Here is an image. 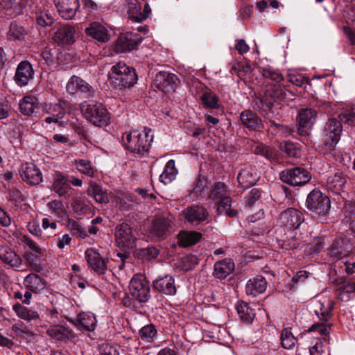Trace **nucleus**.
Returning <instances> with one entry per match:
<instances>
[{
	"mask_svg": "<svg viewBox=\"0 0 355 355\" xmlns=\"http://www.w3.org/2000/svg\"><path fill=\"white\" fill-rule=\"evenodd\" d=\"M150 129L142 128L125 132L122 136V141L125 147L131 153L144 155L149 150L153 136L150 135Z\"/></svg>",
	"mask_w": 355,
	"mask_h": 355,
	"instance_id": "nucleus-1",
	"label": "nucleus"
},
{
	"mask_svg": "<svg viewBox=\"0 0 355 355\" xmlns=\"http://www.w3.org/2000/svg\"><path fill=\"white\" fill-rule=\"evenodd\" d=\"M109 78L113 87L123 89L132 87L137 80V76L133 68L123 62H119L112 67Z\"/></svg>",
	"mask_w": 355,
	"mask_h": 355,
	"instance_id": "nucleus-2",
	"label": "nucleus"
},
{
	"mask_svg": "<svg viewBox=\"0 0 355 355\" xmlns=\"http://www.w3.org/2000/svg\"><path fill=\"white\" fill-rule=\"evenodd\" d=\"M209 198L217 206V211L230 217H236L238 211L232 207L230 193L227 186L221 182H216L210 191Z\"/></svg>",
	"mask_w": 355,
	"mask_h": 355,
	"instance_id": "nucleus-3",
	"label": "nucleus"
},
{
	"mask_svg": "<svg viewBox=\"0 0 355 355\" xmlns=\"http://www.w3.org/2000/svg\"><path fill=\"white\" fill-rule=\"evenodd\" d=\"M81 110L85 119L95 126L104 127L110 123V113L101 103L84 102Z\"/></svg>",
	"mask_w": 355,
	"mask_h": 355,
	"instance_id": "nucleus-4",
	"label": "nucleus"
},
{
	"mask_svg": "<svg viewBox=\"0 0 355 355\" xmlns=\"http://www.w3.org/2000/svg\"><path fill=\"white\" fill-rule=\"evenodd\" d=\"M305 205L313 215L325 216L330 210L331 201L325 193L320 189H314L308 194Z\"/></svg>",
	"mask_w": 355,
	"mask_h": 355,
	"instance_id": "nucleus-5",
	"label": "nucleus"
},
{
	"mask_svg": "<svg viewBox=\"0 0 355 355\" xmlns=\"http://www.w3.org/2000/svg\"><path fill=\"white\" fill-rule=\"evenodd\" d=\"M279 176L283 182L293 187L306 184L311 178V173L302 167L286 168L280 173Z\"/></svg>",
	"mask_w": 355,
	"mask_h": 355,
	"instance_id": "nucleus-6",
	"label": "nucleus"
},
{
	"mask_svg": "<svg viewBox=\"0 0 355 355\" xmlns=\"http://www.w3.org/2000/svg\"><path fill=\"white\" fill-rule=\"evenodd\" d=\"M130 293L132 298L139 302H146L150 298V286L146 277L141 274H136L130 280Z\"/></svg>",
	"mask_w": 355,
	"mask_h": 355,
	"instance_id": "nucleus-7",
	"label": "nucleus"
},
{
	"mask_svg": "<svg viewBox=\"0 0 355 355\" xmlns=\"http://www.w3.org/2000/svg\"><path fill=\"white\" fill-rule=\"evenodd\" d=\"M304 221V214L300 210L293 207L282 211L277 218L278 224L287 230L299 229Z\"/></svg>",
	"mask_w": 355,
	"mask_h": 355,
	"instance_id": "nucleus-8",
	"label": "nucleus"
},
{
	"mask_svg": "<svg viewBox=\"0 0 355 355\" xmlns=\"http://www.w3.org/2000/svg\"><path fill=\"white\" fill-rule=\"evenodd\" d=\"M343 130L341 122L336 119H330L324 129V148L327 153L333 151L340 140Z\"/></svg>",
	"mask_w": 355,
	"mask_h": 355,
	"instance_id": "nucleus-9",
	"label": "nucleus"
},
{
	"mask_svg": "<svg viewBox=\"0 0 355 355\" xmlns=\"http://www.w3.org/2000/svg\"><path fill=\"white\" fill-rule=\"evenodd\" d=\"M76 31L73 26L69 24H60L55 28L53 40L58 45L69 46L76 42Z\"/></svg>",
	"mask_w": 355,
	"mask_h": 355,
	"instance_id": "nucleus-10",
	"label": "nucleus"
},
{
	"mask_svg": "<svg viewBox=\"0 0 355 355\" xmlns=\"http://www.w3.org/2000/svg\"><path fill=\"white\" fill-rule=\"evenodd\" d=\"M115 239L120 248H132L135 246V235L128 223H122L116 227Z\"/></svg>",
	"mask_w": 355,
	"mask_h": 355,
	"instance_id": "nucleus-11",
	"label": "nucleus"
},
{
	"mask_svg": "<svg viewBox=\"0 0 355 355\" xmlns=\"http://www.w3.org/2000/svg\"><path fill=\"white\" fill-rule=\"evenodd\" d=\"M182 216L184 222L191 225H198L205 221L208 216V211L202 206L192 205L185 208Z\"/></svg>",
	"mask_w": 355,
	"mask_h": 355,
	"instance_id": "nucleus-12",
	"label": "nucleus"
},
{
	"mask_svg": "<svg viewBox=\"0 0 355 355\" xmlns=\"http://www.w3.org/2000/svg\"><path fill=\"white\" fill-rule=\"evenodd\" d=\"M141 38L135 33L128 32L121 34L114 44V51L117 53H126L137 49Z\"/></svg>",
	"mask_w": 355,
	"mask_h": 355,
	"instance_id": "nucleus-13",
	"label": "nucleus"
},
{
	"mask_svg": "<svg viewBox=\"0 0 355 355\" xmlns=\"http://www.w3.org/2000/svg\"><path fill=\"white\" fill-rule=\"evenodd\" d=\"M19 173L21 179L30 185H37L42 181V172L33 163L22 164Z\"/></svg>",
	"mask_w": 355,
	"mask_h": 355,
	"instance_id": "nucleus-14",
	"label": "nucleus"
},
{
	"mask_svg": "<svg viewBox=\"0 0 355 355\" xmlns=\"http://www.w3.org/2000/svg\"><path fill=\"white\" fill-rule=\"evenodd\" d=\"M0 260L16 271H19L23 265L21 257L7 245L0 244Z\"/></svg>",
	"mask_w": 355,
	"mask_h": 355,
	"instance_id": "nucleus-15",
	"label": "nucleus"
},
{
	"mask_svg": "<svg viewBox=\"0 0 355 355\" xmlns=\"http://www.w3.org/2000/svg\"><path fill=\"white\" fill-rule=\"evenodd\" d=\"M316 112L311 108L302 110L298 114L297 132L301 136H307L315 120Z\"/></svg>",
	"mask_w": 355,
	"mask_h": 355,
	"instance_id": "nucleus-16",
	"label": "nucleus"
},
{
	"mask_svg": "<svg viewBox=\"0 0 355 355\" xmlns=\"http://www.w3.org/2000/svg\"><path fill=\"white\" fill-rule=\"evenodd\" d=\"M128 5V14L129 18L135 22H141L146 19L151 12V9L148 3H145L142 7L141 3L138 0H127Z\"/></svg>",
	"mask_w": 355,
	"mask_h": 355,
	"instance_id": "nucleus-17",
	"label": "nucleus"
},
{
	"mask_svg": "<svg viewBox=\"0 0 355 355\" xmlns=\"http://www.w3.org/2000/svg\"><path fill=\"white\" fill-rule=\"evenodd\" d=\"M286 94L280 83L274 84L269 86L264 95L261 97V101L263 106L270 108L274 103H280L285 98Z\"/></svg>",
	"mask_w": 355,
	"mask_h": 355,
	"instance_id": "nucleus-18",
	"label": "nucleus"
},
{
	"mask_svg": "<svg viewBox=\"0 0 355 355\" xmlns=\"http://www.w3.org/2000/svg\"><path fill=\"white\" fill-rule=\"evenodd\" d=\"M59 15L64 20L73 19L79 9L78 0H54Z\"/></svg>",
	"mask_w": 355,
	"mask_h": 355,
	"instance_id": "nucleus-19",
	"label": "nucleus"
},
{
	"mask_svg": "<svg viewBox=\"0 0 355 355\" xmlns=\"http://www.w3.org/2000/svg\"><path fill=\"white\" fill-rule=\"evenodd\" d=\"M34 70L32 64L26 60L21 61L17 67L14 80L19 87L27 85L33 78Z\"/></svg>",
	"mask_w": 355,
	"mask_h": 355,
	"instance_id": "nucleus-20",
	"label": "nucleus"
},
{
	"mask_svg": "<svg viewBox=\"0 0 355 355\" xmlns=\"http://www.w3.org/2000/svg\"><path fill=\"white\" fill-rule=\"evenodd\" d=\"M85 258L89 266L98 275H103L107 270V262L100 253L94 248H89L85 251Z\"/></svg>",
	"mask_w": 355,
	"mask_h": 355,
	"instance_id": "nucleus-21",
	"label": "nucleus"
},
{
	"mask_svg": "<svg viewBox=\"0 0 355 355\" xmlns=\"http://www.w3.org/2000/svg\"><path fill=\"white\" fill-rule=\"evenodd\" d=\"M27 4V0H0L1 17H14L20 15Z\"/></svg>",
	"mask_w": 355,
	"mask_h": 355,
	"instance_id": "nucleus-22",
	"label": "nucleus"
},
{
	"mask_svg": "<svg viewBox=\"0 0 355 355\" xmlns=\"http://www.w3.org/2000/svg\"><path fill=\"white\" fill-rule=\"evenodd\" d=\"M171 218L158 216L152 223L150 232L153 236L162 239L166 238L171 233Z\"/></svg>",
	"mask_w": 355,
	"mask_h": 355,
	"instance_id": "nucleus-23",
	"label": "nucleus"
},
{
	"mask_svg": "<svg viewBox=\"0 0 355 355\" xmlns=\"http://www.w3.org/2000/svg\"><path fill=\"white\" fill-rule=\"evenodd\" d=\"M259 178V174L254 166H246L238 174L237 180L242 188L247 189L254 185Z\"/></svg>",
	"mask_w": 355,
	"mask_h": 355,
	"instance_id": "nucleus-24",
	"label": "nucleus"
},
{
	"mask_svg": "<svg viewBox=\"0 0 355 355\" xmlns=\"http://www.w3.org/2000/svg\"><path fill=\"white\" fill-rule=\"evenodd\" d=\"M85 33L100 42H107L110 37L107 26L97 21L90 23L85 28Z\"/></svg>",
	"mask_w": 355,
	"mask_h": 355,
	"instance_id": "nucleus-25",
	"label": "nucleus"
},
{
	"mask_svg": "<svg viewBox=\"0 0 355 355\" xmlns=\"http://www.w3.org/2000/svg\"><path fill=\"white\" fill-rule=\"evenodd\" d=\"M177 80L176 76L166 71H159L156 73L154 78L155 86L164 92H168L173 89V85Z\"/></svg>",
	"mask_w": 355,
	"mask_h": 355,
	"instance_id": "nucleus-26",
	"label": "nucleus"
},
{
	"mask_svg": "<svg viewBox=\"0 0 355 355\" xmlns=\"http://www.w3.org/2000/svg\"><path fill=\"white\" fill-rule=\"evenodd\" d=\"M241 123L250 130L261 131L263 124L260 117L251 110L243 111L240 114Z\"/></svg>",
	"mask_w": 355,
	"mask_h": 355,
	"instance_id": "nucleus-27",
	"label": "nucleus"
},
{
	"mask_svg": "<svg viewBox=\"0 0 355 355\" xmlns=\"http://www.w3.org/2000/svg\"><path fill=\"white\" fill-rule=\"evenodd\" d=\"M153 287L160 293L168 295H173L176 293L175 279L171 275L159 277L153 281Z\"/></svg>",
	"mask_w": 355,
	"mask_h": 355,
	"instance_id": "nucleus-28",
	"label": "nucleus"
},
{
	"mask_svg": "<svg viewBox=\"0 0 355 355\" xmlns=\"http://www.w3.org/2000/svg\"><path fill=\"white\" fill-rule=\"evenodd\" d=\"M23 284L26 290L38 293L46 288V282L37 273L31 272L24 277Z\"/></svg>",
	"mask_w": 355,
	"mask_h": 355,
	"instance_id": "nucleus-29",
	"label": "nucleus"
},
{
	"mask_svg": "<svg viewBox=\"0 0 355 355\" xmlns=\"http://www.w3.org/2000/svg\"><path fill=\"white\" fill-rule=\"evenodd\" d=\"M51 189L60 196H64L71 189L70 180L61 173H55L53 177Z\"/></svg>",
	"mask_w": 355,
	"mask_h": 355,
	"instance_id": "nucleus-30",
	"label": "nucleus"
},
{
	"mask_svg": "<svg viewBox=\"0 0 355 355\" xmlns=\"http://www.w3.org/2000/svg\"><path fill=\"white\" fill-rule=\"evenodd\" d=\"M266 287L267 282L265 278L258 275L248 281L245 290L248 295L256 296L263 293L266 291Z\"/></svg>",
	"mask_w": 355,
	"mask_h": 355,
	"instance_id": "nucleus-31",
	"label": "nucleus"
},
{
	"mask_svg": "<svg viewBox=\"0 0 355 355\" xmlns=\"http://www.w3.org/2000/svg\"><path fill=\"white\" fill-rule=\"evenodd\" d=\"M12 309L18 318L28 322L36 321L40 319V315L38 311L24 306L19 303L14 304L12 306Z\"/></svg>",
	"mask_w": 355,
	"mask_h": 355,
	"instance_id": "nucleus-32",
	"label": "nucleus"
},
{
	"mask_svg": "<svg viewBox=\"0 0 355 355\" xmlns=\"http://www.w3.org/2000/svg\"><path fill=\"white\" fill-rule=\"evenodd\" d=\"M234 269V263L230 259H224L218 261L214 265V275L218 279H225L231 274Z\"/></svg>",
	"mask_w": 355,
	"mask_h": 355,
	"instance_id": "nucleus-33",
	"label": "nucleus"
},
{
	"mask_svg": "<svg viewBox=\"0 0 355 355\" xmlns=\"http://www.w3.org/2000/svg\"><path fill=\"white\" fill-rule=\"evenodd\" d=\"M346 182V178L343 174L336 173L328 178L327 187L332 192L340 193L343 191Z\"/></svg>",
	"mask_w": 355,
	"mask_h": 355,
	"instance_id": "nucleus-34",
	"label": "nucleus"
},
{
	"mask_svg": "<svg viewBox=\"0 0 355 355\" xmlns=\"http://www.w3.org/2000/svg\"><path fill=\"white\" fill-rule=\"evenodd\" d=\"M201 234L195 231H183L178 234V243L182 247H189L200 241Z\"/></svg>",
	"mask_w": 355,
	"mask_h": 355,
	"instance_id": "nucleus-35",
	"label": "nucleus"
},
{
	"mask_svg": "<svg viewBox=\"0 0 355 355\" xmlns=\"http://www.w3.org/2000/svg\"><path fill=\"white\" fill-rule=\"evenodd\" d=\"M88 192L98 203L105 204L109 201L107 193L103 190L101 186L95 182H90Z\"/></svg>",
	"mask_w": 355,
	"mask_h": 355,
	"instance_id": "nucleus-36",
	"label": "nucleus"
},
{
	"mask_svg": "<svg viewBox=\"0 0 355 355\" xmlns=\"http://www.w3.org/2000/svg\"><path fill=\"white\" fill-rule=\"evenodd\" d=\"M236 308L241 320L243 322L246 324L252 322L255 316V312L248 304L242 302L237 304Z\"/></svg>",
	"mask_w": 355,
	"mask_h": 355,
	"instance_id": "nucleus-37",
	"label": "nucleus"
},
{
	"mask_svg": "<svg viewBox=\"0 0 355 355\" xmlns=\"http://www.w3.org/2000/svg\"><path fill=\"white\" fill-rule=\"evenodd\" d=\"M77 324L87 331H93L95 328L96 320L92 313H81L76 318Z\"/></svg>",
	"mask_w": 355,
	"mask_h": 355,
	"instance_id": "nucleus-38",
	"label": "nucleus"
},
{
	"mask_svg": "<svg viewBox=\"0 0 355 355\" xmlns=\"http://www.w3.org/2000/svg\"><path fill=\"white\" fill-rule=\"evenodd\" d=\"M177 173L175 162L171 159L166 162L164 171L159 175L160 181L164 184H168L175 178Z\"/></svg>",
	"mask_w": 355,
	"mask_h": 355,
	"instance_id": "nucleus-39",
	"label": "nucleus"
},
{
	"mask_svg": "<svg viewBox=\"0 0 355 355\" xmlns=\"http://www.w3.org/2000/svg\"><path fill=\"white\" fill-rule=\"evenodd\" d=\"M27 32L22 26L12 22L10 25L7 37L10 41L23 40Z\"/></svg>",
	"mask_w": 355,
	"mask_h": 355,
	"instance_id": "nucleus-40",
	"label": "nucleus"
},
{
	"mask_svg": "<svg viewBox=\"0 0 355 355\" xmlns=\"http://www.w3.org/2000/svg\"><path fill=\"white\" fill-rule=\"evenodd\" d=\"M10 329L16 336L24 339L31 338L34 336L32 330L21 321L13 324Z\"/></svg>",
	"mask_w": 355,
	"mask_h": 355,
	"instance_id": "nucleus-41",
	"label": "nucleus"
},
{
	"mask_svg": "<svg viewBox=\"0 0 355 355\" xmlns=\"http://www.w3.org/2000/svg\"><path fill=\"white\" fill-rule=\"evenodd\" d=\"M281 343L284 349H292L297 343V338L293 336L289 327L284 328L281 332Z\"/></svg>",
	"mask_w": 355,
	"mask_h": 355,
	"instance_id": "nucleus-42",
	"label": "nucleus"
},
{
	"mask_svg": "<svg viewBox=\"0 0 355 355\" xmlns=\"http://www.w3.org/2000/svg\"><path fill=\"white\" fill-rule=\"evenodd\" d=\"M47 334L52 338L59 340H63L70 336V331L68 328L62 325H54L47 330Z\"/></svg>",
	"mask_w": 355,
	"mask_h": 355,
	"instance_id": "nucleus-43",
	"label": "nucleus"
},
{
	"mask_svg": "<svg viewBox=\"0 0 355 355\" xmlns=\"http://www.w3.org/2000/svg\"><path fill=\"white\" fill-rule=\"evenodd\" d=\"M339 119L340 122L349 125H355V107L347 105L343 108Z\"/></svg>",
	"mask_w": 355,
	"mask_h": 355,
	"instance_id": "nucleus-44",
	"label": "nucleus"
},
{
	"mask_svg": "<svg viewBox=\"0 0 355 355\" xmlns=\"http://www.w3.org/2000/svg\"><path fill=\"white\" fill-rule=\"evenodd\" d=\"M110 196H113L116 200V203L123 209H128L132 206V196L121 192V191H115L110 193Z\"/></svg>",
	"mask_w": 355,
	"mask_h": 355,
	"instance_id": "nucleus-45",
	"label": "nucleus"
},
{
	"mask_svg": "<svg viewBox=\"0 0 355 355\" xmlns=\"http://www.w3.org/2000/svg\"><path fill=\"white\" fill-rule=\"evenodd\" d=\"M139 338L144 343H151L157 335V330L154 325L148 324L143 327L139 332Z\"/></svg>",
	"mask_w": 355,
	"mask_h": 355,
	"instance_id": "nucleus-46",
	"label": "nucleus"
},
{
	"mask_svg": "<svg viewBox=\"0 0 355 355\" xmlns=\"http://www.w3.org/2000/svg\"><path fill=\"white\" fill-rule=\"evenodd\" d=\"M35 99L31 96H25L19 102L20 112L26 116H31L35 110Z\"/></svg>",
	"mask_w": 355,
	"mask_h": 355,
	"instance_id": "nucleus-47",
	"label": "nucleus"
},
{
	"mask_svg": "<svg viewBox=\"0 0 355 355\" xmlns=\"http://www.w3.org/2000/svg\"><path fill=\"white\" fill-rule=\"evenodd\" d=\"M203 105L207 108H218V97L212 92H205L200 97Z\"/></svg>",
	"mask_w": 355,
	"mask_h": 355,
	"instance_id": "nucleus-48",
	"label": "nucleus"
},
{
	"mask_svg": "<svg viewBox=\"0 0 355 355\" xmlns=\"http://www.w3.org/2000/svg\"><path fill=\"white\" fill-rule=\"evenodd\" d=\"M76 168L82 173L89 176L94 177L96 170L92 167L89 161L85 159H78L75 161Z\"/></svg>",
	"mask_w": 355,
	"mask_h": 355,
	"instance_id": "nucleus-49",
	"label": "nucleus"
},
{
	"mask_svg": "<svg viewBox=\"0 0 355 355\" xmlns=\"http://www.w3.org/2000/svg\"><path fill=\"white\" fill-rule=\"evenodd\" d=\"M21 241L29 248V250L34 253L36 258H40L44 255L45 249L40 248L39 245L30 237L24 236Z\"/></svg>",
	"mask_w": 355,
	"mask_h": 355,
	"instance_id": "nucleus-50",
	"label": "nucleus"
},
{
	"mask_svg": "<svg viewBox=\"0 0 355 355\" xmlns=\"http://www.w3.org/2000/svg\"><path fill=\"white\" fill-rule=\"evenodd\" d=\"M43 110L46 114L58 118H63L65 113L64 109L57 103H46L43 105Z\"/></svg>",
	"mask_w": 355,
	"mask_h": 355,
	"instance_id": "nucleus-51",
	"label": "nucleus"
},
{
	"mask_svg": "<svg viewBox=\"0 0 355 355\" xmlns=\"http://www.w3.org/2000/svg\"><path fill=\"white\" fill-rule=\"evenodd\" d=\"M262 75L266 78H269L276 83H281V82L284 80L283 75L278 71L273 69L271 67H263L261 69Z\"/></svg>",
	"mask_w": 355,
	"mask_h": 355,
	"instance_id": "nucleus-52",
	"label": "nucleus"
},
{
	"mask_svg": "<svg viewBox=\"0 0 355 355\" xmlns=\"http://www.w3.org/2000/svg\"><path fill=\"white\" fill-rule=\"evenodd\" d=\"M281 150L290 157H299L301 155L300 149L291 141H285L280 145Z\"/></svg>",
	"mask_w": 355,
	"mask_h": 355,
	"instance_id": "nucleus-53",
	"label": "nucleus"
},
{
	"mask_svg": "<svg viewBox=\"0 0 355 355\" xmlns=\"http://www.w3.org/2000/svg\"><path fill=\"white\" fill-rule=\"evenodd\" d=\"M36 21L38 25L45 27L53 24V18L47 11H41L36 15Z\"/></svg>",
	"mask_w": 355,
	"mask_h": 355,
	"instance_id": "nucleus-54",
	"label": "nucleus"
},
{
	"mask_svg": "<svg viewBox=\"0 0 355 355\" xmlns=\"http://www.w3.org/2000/svg\"><path fill=\"white\" fill-rule=\"evenodd\" d=\"M208 182L205 178H200L196 184L194 189L192 191L194 197L198 198L205 193V189L207 188Z\"/></svg>",
	"mask_w": 355,
	"mask_h": 355,
	"instance_id": "nucleus-55",
	"label": "nucleus"
},
{
	"mask_svg": "<svg viewBox=\"0 0 355 355\" xmlns=\"http://www.w3.org/2000/svg\"><path fill=\"white\" fill-rule=\"evenodd\" d=\"M254 153L269 159H272L275 156L273 149L270 146L263 144H259L256 146L254 149Z\"/></svg>",
	"mask_w": 355,
	"mask_h": 355,
	"instance_id": "nucleus-56",
	"label": "nucleus"
},
{
	"mask_svg": "<svg viewBox=\"0 0 355 355\" xmlns=\"http://www.w3.org/2000/svg\"><path fill=\"white\" fill-rule=\"evenodd\" d=\"M280 247L286 250H295L300 247V241L295 236L284 240L279 243Z\"/></svg>",
	"mask_w": 355,
	"mask_h": 355,
	"instance_id": "nucleus-57",
	"label": "nucleus"
},
{
	"mask_svg": "<svg viewBox=\"0 0 355 355\" xmlns=\"http://www.w3.org/2000/svg\"><path fill=\"white\" fill-rule=\"evenodd\" d=\"M82 83V79L78 76H72L67 84V90L71 94H75L79 91V85Z\"/></svg>",
	"mask_w": 355,
	"mask_h": 355,
	"instance_id": "nucleus-58",
	"label": "nucleus"
},
{
	"mask_svg": "<svg viewBox=\"0 0 355 355\" xmlns=\"http://www.w3.org/2000/svg\"><path fill=\"white\" fill-rule=\"evenodd\" d=\"M288 80L297 87H302L307 83V80L300 74L288 73Z\"/></svg>",
	"mask_w": 355,
	"mask_h": 355,
	"instance_id": "nucleus-59",
	"label": "nucleus"
},
{
	"mask_svg": "<svg viewBox=\"0 0 355 355\" xmlns=\"http://www.w3.org/2000/svg\"><path fill=\"white\" fill-rule=\"evenodd\" d=\"M261 196V191L258 188H253L250 192L249 193L248 197L246 203L249 206L253 205L259 198Z\"/></svg>",
	"mask_w": 355,
	"mask_h": 355,
	"instance_id": "nucleus-60",
	"label": "nucleus"
},
{
	"mask_svg": "<svg viewBox=\"0 0 355 355\" xmlns=\"http://www.w3.org/2000/svg\"><path fill=\"white\" fill-rule=\"evenodd\" d=\"M330 324L322 323H314L309 329V331H318L322 335L329 334V329H330Z\"/></svg>",
	"mask_w": 355,
	"mask_h": 355,
	"instance_id": "nucleus-61",
	"label": "nucleus"
},
{
	"mask_svg": "<svg viewBox=\"0 0 355 355\" xmlns=\"http://www.w3.org/2000/svg\"><path fill=\"white\" fill-rule=\"evenodd\" d=\"M11 106L8 101L0 100V120L5 119L10 116Z\"/></svg>",
	"mask_w": 355,
	"mask_h": 355,
	"instance_id": "nucleus-62",
	"label": "nucleus"
},
{
	"mask_svg": "<svg viewBox=\"0 0 355 355\" xmlns=\"http://www.w3.org/2000/svg\"><path fill=\"white\" fill-rule=\"evenodd\" d=\"M50 210L56 216H60L63 212V204L59 200H52L47 204Z\"/></svg>",
	"mask_w": 355,
	"mask_h": 355,
	"instance_id": "nucleus-63",
	"label": "nucleus"
},
{
	"mask_svg": "<svg viewBox=\"0 0 355 355\" xmlns=\"http://www.w3.org/2000/svg\"><path fill=\"white\" fill-rule=\"evenodd\" d=\"M325 340V338L318 339L315 345L310 348V355H322L324 352L323 341Z\"/></svg>",
	"mask_w": 355,
	"mask_h": 355,
	"instance_id": "nucleus-64",
	"label": "nucleus"
}]
</instances>
